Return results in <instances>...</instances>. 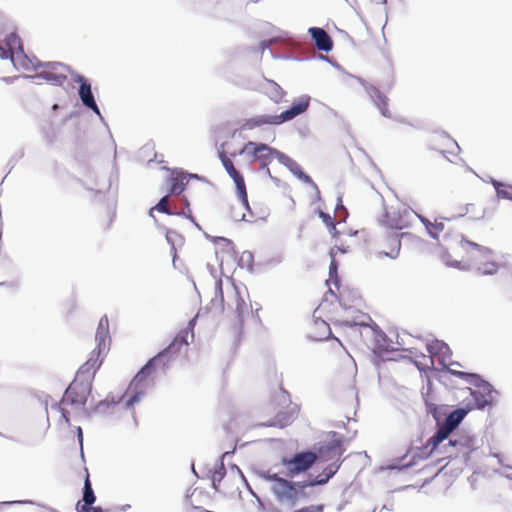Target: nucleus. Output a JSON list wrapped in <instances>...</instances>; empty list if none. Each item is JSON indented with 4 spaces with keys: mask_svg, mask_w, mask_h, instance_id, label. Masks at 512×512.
I'll list each match as a JSON object with an SVG mask.
<instances>
[{
    "mask_svg": "<svg viewBox=\"0 0 512 512\" xmlns=\"http://www.w3.org/2000/svg\"><path fill=\"white\" fill-rule=\"evenodd\" d=\"M412 211L403 203L394 201L384 204L379 218L382 228L388 232H397L410 226Z\"/></svg>",
    "mask_w": 512,
    "mask_h": 512,
    "instance_id": "8",
    "label": "nucleus"
},
{
    "mask_svg": "<svg viewBox=\"0 0 512 512\" xmlns=\"http://www.w3.org/2000/svg\"><path fill=\"white\" fill-rule=\"evenodd\" d=\"M427 228L429 234L439 241V258L447 267L464 271L475 267L482 275L498 272L500 264L493 251L467 240L462 233L452 230L449 222L436 221Z\"/></svg>",
    "mask_w": 512,
    "mask_h": 512,
    "instance_id": "1",
    "label": "nucleus"
},
{
    "mask_svg": "<svg viewBox=\"0 0 512 512\" xmlns=\"http://www.w3.org/2000/svg\"><path fill=\"white\" fill-rule=\"evenodd\" d=\"M335 287L336 290H332L330 288V291L335 294L338 299L339 303L346 309L356 308L361 303V297L359 296L358 292L355 289H350L348 287H344L340 285L339 280L335 281Z\"/></svg>",
    "mask_w": 512,
    "mask_h": 512,
    "instance_id": "21",
    "label": "nucleus"
},
{
    "mask_svg": "<svg viewBox=\"0 0 512 512\" xmlns=\"http://www.w3.org/2000/svg\"><path fill=\"white\" fill-rule=\"evenodd\" d=\"M106 354L107 352H100L99 347L96 346V348L91 352L88 360L78 369L75 379L92 386L95 374L101 367Z\"/></svg>",
    "mask_w": 512,
    "mask_h": 512,
    "instance_id": "17",
    "label": "nucleus"
},
{
    "mask_svg": "<svg viewBox=\"0 0 512 512\" xmlns=\"http://www.w3.org/2000/svg\"><path fill=\"white\" fill-rule=\"evenodd\" d=\"M427 351L429 352V356H426L424 354L421 355L420 359L416 361L417 364L423 365L425 367L432 366L434 364L433 362V355L436 354V350L447 348L443 343L436 341L433 343H428L426 345Z\"/></svg>",
    "mask_w": 512,
    "mask_h": 512,
    "instance_id": "28",
    "label": "nucleus"
},
{
    "mask_svg": "<svg viewBox=\"0 0 512 512\" xmlns=\"http://www.w3.org/2000/svg\"><path fill=\"white\" fill-rule=\"evenodd\" d=\"M244 153L252 154L257 160L262 161L264 165L276 158L281 164L285 165L290 170H293V166L298 168V164L288 155L263 143L249 141L243 144L240 149H233V151L230 152V155L232 157H236Z\"/></svg>",
    "mask_w": 512,
    "mask_h": 512,
    "instance_id": "7",
    "label": "nucleus"
},
{
    "mask_svg": "<svg viewBox=\"0 0 512 512\" xmlns=\"http://www.w3.org/2000/svg\"><path fill=\"white\" fill-rule=\"evenodd\" d=\"M260 49H261V52H262V53H264V52H265V50H268V51H269V53H270L273 57H275V56H274V54H273V52H272V50L269 48V42H268V41H262V42L260 43Z\"/></svg>",
    "mask_w": 512,
    "mask_h": 512,
    "instance_id": "41",
    "label": "nucleus"
},
{
    "mask_svg": "<svg viewBox=\"0 0 512 512\" xmlns=\"http://www.w3.org/2000/svg\"><path fill=\"white\" fill-rule=\"evenodd\" d=\"M318 57H319V59H321V60L327 61V62H328L329 64H331L332 66H336V67H338L337 62H335L334 60H331L329 57L324 56V55H322V54H320Z\"/></svg>",
    "mask_w": 512,
    "mask_h": 512,
    "instance_id": "42",
    "label": "nucleus"
},
{
    "mask_svg": "<svg viewBox=\"0 0 512 512\" xmlns=\"http://www.w3.org/2000/svg\"><path fill=\"white\" fill-rule=\"evenodd\" d=\"M267 85L269 88L267 89L266 93L275 102H278L281 100V98L284 95L283 89L274 81L267 80Z\"/></svg>",
    "mask_w": 512,
    "mask_h": 512,
    "instance_id": "33",
    "label": "nucleus"
},
{
    "mask_svg": "<svg viewBox=\"0 0 512 512\" xmlns=\"http://www.w3.org/2000/svg\"><path fill=\"white\" fill-rule=\"evenodd\" d=\"M248 120H249V119H245V120H244L245 122H244V123H242V124H240V122H237V125H240V128H248V125H246Z\"/></svg>",
    "mask_w": 512,
    "mask_h": 512,
    "instance_id": "45",
    "label": "nucleus"
},
{
    "mask_svg": "<svg viewBox=\"0 0 512 512\" xmlns=\"http://www.w3.org/2000/svg\"><path fill=\"white\" fill-rule=\"evenodd\" d=\"M157 367L150 360L136 374L130 382L127 390L123 395V400L128 408H132L141 398L146 395L153 385L154 372Z\"/></svg>",
    "mask_w": 512,
    "mask_h": 512,
    "instance_id": "6",
    "label": "nucleus"
},
{
    "mask_svg": "<svg viewBox=\"0 0 512 512\" xmlns=\"http://www.w3.org/2000/svg\"><path fill=\"white\" fill-rule=\"evenodd\" d=\"M448 370H449V372L452 375H455V376H457L459 378H462V379L470 381V382H472L473 379H477L478 378V375L474 374V373H467V372H462V371H454V369H452V368H448Z\"/></svg>",
    "mask_w": 512,
    "mask_h": 512,
    "instance_id": "38",
    "label": "nucleus"
},
{
    "mask_svg": "<svg viewBox=\"0 0 512 512\" xmlns=\"http://www.w3.org/2000/svg\"><path fill=\"white\" fill-rule=\"evenodd\" d=\"M228 175L233 179L236 188V195L246 210V213L242 214V219L248 222H254L257 219L263 218L261 211L253 209L249 204L245 180L241 173L235 169Z\"/></svg>",
    "mask_w": 512,
    "mask_h": 512,
    "instance_id": "15",
    "label": "nucleus"
},
{
    "mask_svg": "<svg viewBox=\"0 0 512 512\" xmlns=\"http://www.w3.org/2000/svg\"><path fill=\"white\" fill-rule=\"evenodd\" d=\"M92 386L74 378L59 403L56 404L61 417L70 424V417L79 414L85 407Z\"/></svg>",
    "mask_w": 512,
    "mask_h": 512,
    "instance_id": "4",
    "label": "nucleus"
},
{
    "mask_svg": "<svg viewBox=\"0 0 512 512\" xmlns=\"http://www.w3.org/2000/svg\"><path fill=\"white\" fill-rule=\"evenodd\" d=\"M295 117H297V115L291 108H288L278 115L263 114L251 117L247 121L246 125H248V128H257L263 125H280L294 119Z\"/></svg>",
    "mask_w": 512,
    "mask_h": 512,
    "instance_id": "19",
    "label": "nucleus"
},
{
    "mask_svg": "<svg viewBox=\"0 0 512 512\" xmlns=\"http://www.w3.org/2000/svg\"><path fill=\"white\" fill-rule=\"evenodd\" d=\"M225 477V472L222 470L215 471L212 476L213 487L216 491L222 492L221 482Z\"/></svg>",
    "mask_w": 512,
    "mask_h": 512,
    "instance_id": "37",
    "label": "nucleus"
},
{
    "mask_svg": "<svg viewBox=\"0 0 512 512\" xmlns=\"http://www.w3.org/2000/svg\"><path fill=\"white\" fill-rule=\"evenodd\" d=\"M59 108H60V106H59L58 104H54V105L52 106V110H53V111H56V110H58Z\"/></svg>",
    "mask_w": 512,
    "mask_h": 512,
    "instance_id": "46",
    "label": "nucleus"
},
{
    "mask_svg": "<svg viewBox=\"0 0 512 512\" xmlns=\"http://www.w3.org/2000/svg\"><path fill=\"white\" fill-rule=\"evenodd\" d=\"M338 250L340 252H346L347 249H341L340 247H337L335 246L334 248L331 249V256H332V260H331V263H330V266H329V279L327 280V283H329L330 281H333V283L335 284V281L338 280L337 278V269H338V266H337V263L334 259V256L336 254L335 250Z\"/></svg>",
    "mask_w": 512,
    "mask_h": 512,
    "instance_id": "34",
    "label": "nucleus"
},
{
    "mask_svg": "<svg viewBox=\"0 0 512 512\" xmlns=\"http://www.w3.org/2000/svg\"><path fill=\"white\" fill-rule=\"evenodd\" d=\"M310 96L303 95L293 101L289 108L297 115L303 114L309 107L310 104Z\"/></svg>",
    "mask_w": 512,
    "mask_h": 512,
    "instance_id": "31",
    "label": "nucleus"
},
{
    "mask_svg": "<svg viewBox=\"0 0 512 512\" xmlns=\"http://www.w3.org/2000/svg\"><path fill=\"white\" fill-rule=\"evenodd\" d=\"M70 76L75 83L79 84L78 96L81 104L85 108L92 110L100 118L103 125L108 127V124L105 122L104 117L101 115L100 109L96 103L90 80L84 75L77 73L76 71H70Z\"/></svg>",
    "mask_w": 512,
    "mask_h": 512,
    "instance_id": "13",
    "label": "nucleus"
},
{
    "mask_svg": "<svg viewBox=\"0 0 512 512\" xmlns=\"http://www.w3.org/2000/svg\"><path fill=\"white\" fill-rule=\"evenodd\" d=\"M498 204L496 202L482 204L480 202L457 203L454 213L472 221L493 223L497 219Z\"/></svg>",
    "mask_w": 512,
    "mask_h": 512,
    "instance_id": "9",
    "label": "nucleus"
},
{
    "mask_svg": "<svg viewBox=\"0 0 512 512\" xmlns=\"http://www.w3.org/2000/svg\"><path fill=\"white\" fill-rule=\"evenodd\" d=\"M5 42L7 51L0 45L1 59H10L16 69L19 67L24 70L44 68L43 71L34 75H24L26 79H41L54 86H62L67 78L65 72L70 74V71H73L70 66L61 62H42L36 57L29 58L24 52L20 37L14 31L7 35Z\"/></svg>",
    "mask_w": 512,
    "mask_h": 512,
    "instance_id": "2",
    "label": "nucleus"
},
{
    "mask_svg": "<svg viewBox=\"0 0 512 512\" xmlns=\"http://www.w3.org/2000/svg\"><path fill=\"white\" fill-rule=\"evenodd\" d=\"M277 396L280 398V400L283 402V403H287L289 402V395L287 393V391H285L282 386L280 385L279 386V390L277 392Z\"/></svg>",
    "mask_w": 512,
    "mask_h": 512,
    "instance_id": "40",
    "label": "nucleus"
},
{
    "mask_svg": "<svg viewBox=\"0 0 512 512\" xmlns=\"http://www.w3.org/2000/svg\"><path fill=\"white\" fill-rule=\"evenodd\" d=\"M401 235L402 234L398 232L385 231L376 244L379 257L386 256L391 259L397 258L401 249Z\"/></svg>",
    "mask_w": 512,
    "mask_h": 512,
    "instance_id": "18",
    "label": "nucleus"
},
{
    "mask_svg": "<svg viewBox=\"0 0 512 512\" xmlns=\"http://www.w3.org/2000/svg\"><path fill=\"white\" fill-rule=\"evenodd\" d=\"M337 322L340 324L346 325V326H352V325L356 324L355 321H350V320H343V321L337 320Z\"/></svg>",
    "mask_w": 512,
    "mask_h": 512,
    "instance_id": "43",
    "label": "nucleus"
},
{
    "mask_svg": "<svg viewBox=\"0 0 512 512\" xmlns=\"http://www.w3.org/2000/svg\"><path fill=\"white\" fill-rule=\"evenodd\" d=\"M301 180H303L304 182L310 184L312 186L313 189L316 190V192L318 193L319 190H318V187L317 185L313 182V180L311 179V177L309 175H307L306 173H304L300 166L298 165V168L296 166H293V170H292Z\"/></svg>",
    "mask_w": 512,
    "mask_h": 512,
    "instance_id": "36",
    "label": "nucleus"
},
{
    "mask_svg": "<svg viewBox=\"0 0 512 512\" xmlns=\"http://www.w3.org/2000/svg\"><path fill=\"white\" fill-rule=\"evenodd\" d=\"M497 198L512 200V185L494 180L492 182Z\"/></svg>",
    "mask_w": 512,
    "mask_h": 512,
    "instance_id": "32",
    "label": "nucleus"
},
{
    "mask_svg": "<svg viewBox=\"0 0 512 512\" xmlns=\"http://www.w3.org/2000/svg\"><path fill=\"white\" fill-rule=\"evenodd\" d=\"M191 334L193 338L192 328H186L181 330L173 339L171 344L165 348L163 351L158 353L155 357H153L150 361L156 367H161L164 369L166 365L176 358V356L182 351V349L187 348L189 345L188 336Z\"/></svg>",
    "mask_w": 512,
    "mask_h": 512,
    "instance_id": "11",
    "label": "nucleus"
},
{
    "mask_svg": "<svg viewBox=\"0 0 512 512\" xmlns=\"http://www.w3.org/2000/svg\"><path fill=\"white\" fill-rule=\"evenodd\" d=\"M308 33L318 50L328 53L333 49V40L323 28L310 27Z\"/></svg>",
    "mask_w": 512,
    "mask_h": 512,
    "instance_id": "23",
    "label": "nucleus"
},
{
    "mask_svg": "<svg viewBox=\"0 0 512 512\" xmlns=\"http://www.w3.org/2000/svg\"><path fill=\"white\" fill-rule=\"evenodd\" d=\"M228 175L233 179L236 188V195L246 210V213L242 214V219L248 222H254L257 219L263 218L261 211L253 209L249 204L245 180L241 173L235 169Z\"/></svg>",
    "mask_w": 512,
    "mask_h": 512,
    "instance_id": "14",
    "label": "nucleus"
},
{
    "mask_svg": "<svg viewBox=\"0 0 512 512\" xmlns=\"http://www.w3.org/2000/svg\"><path fill=\"white\" fill-rule=\"evenodd\" d=\"M358 81L363 86L372 102L379 109L380 113L387 117L389 114L388 98L373 84L368 83L362 78H359Z\"/></svg>",
    "mask_w": 512,
    "mask_h": 512,
    "instance_id": "22",
    "label": "nucleus"
},
{
    "mask_svg": "<svg viewBox=\"0 0 512 512\" xmlns=\"http://www.w3.org/2000/svg\"><path fill=\"white\" fill-rule=\"evenodd\" d=\"M12 31L17 34L15 25L4 16H0V45L5 51H7L5 39Z\"/></svg>",
    "mask_w": 512,
    "mask_h": 512,
    "instance_id": "29",
    "label": "nucleus"
},
{
    "mask_svg": "<svg viewBox=\"0 0 512 512\" xmlns=\"http://www.w3.org/2000/svg\"><path fill=\"white\" fill-rule=\"evenodd\" d=\"M189 178V175L185 174L184 172H172V174L167 179V183L169 185V194H181L185 190L187 184L189 183Z\"/></svg>",
    "mask_w": 512,
    "mask_h": 512,
    "instance_id": "26",
    "label": "nucleus"
},
{
    "mask_svg": "<svg viewBox=\"0 0 512 512\" xmlns=\"http://www.w3.org/2000/svg\"><path fill=\"white\" fill-rule=\"evenodd\" d=\"M466 414L467 411L465 409H456L452 411L446 417L443 424L438 427L437 432L428 440L427 445L431 446L432 449H435L460 424Z\"/></svg>",
    "mask_w": 512,
    "mask_h": 512,
    "instance_id": "16",
    "label": "nucleus"
},
{
    "mask_svg": "<svg viewBox=\"0 0 512 512\" xmlns=\"http://www.w3.org/2000/svg\"><path fill=\"white\" fill-rule=\"evenodd\" d=\"M96 496L92 489V485L89 479V474H86L84 481V489H83V504L80 506V510L82 512H103L100 507H92V504L95 502Z\"/></svg>",
    "mask_w": 512,
    "mask_h": 512,
    "instance_id": "25",
    "label": "nucleus"
},
{
    "mask_svg": "<svg viewBox=\"0 0 512 512\" xmlns=\"http://www.w3.org/2000/svg\"><path fill=\"white\" fill-rule=\"evenodd\" d=\"M344 449L340 441H333L319 448L317 460L328 463L323 471L310 479L312 485L326 484L339 470Z\"/></svg>",
    "mask_w": 512,
    "mask_h": 512,
    "instance_id": "5",
    "label": "nucleus"
},
{
    "mask_svg": "<svg viewBox=\"0 0 512 512\" xmlns=\"http://www.w3.org/2000/svg\"><path fill=\"white\" fill-rule=\"evenodd\" d=\"M230 144V141H225L221 144L220 149L218 150V156L228 174L236 169L231 159L232 156L230 155V152L232 151L230 149Z\"/></svg>",
    "mask_w": 512,
    "mask_h": 512,
    "instance_id": "27",
    "label": "nucleus"
},
{
    "mask_svg": "<svg viewBox=\"0 0 512 512\" xmlns=\"http://www.w3.org/2000/svg\"><path fill=\"white\" fill-rule=\"evenodd\" d=\"M376 4L386 5L388 0H372Z\"/></svg>",
    "mask_w": 512,
    "mask_h": 512,
    "instance_id": "44",
    "label": "nucleus"
},
{
    "mask_svg": "<svg viewBox=\"0 0 512 512\" xmlns=\"http://www.w3.org/2000/svg\"><path fill=\"white\" fill-rule=\"evenodd\" d=\"M97 347L100 352H108L110 346L109 320L106 315L101 317L96 331Z\"/></svg>",
    "mask_w": 512,
    "mask_h": 512,
    "instance_id": "24",
    "label": "nucleus"
},
{
    "mask_svg": "<svg viewBox=\"0 0 512 512\" xmlns=\"http://www.w3.org/2000/svg\"><path fill=\"white\" fill-rule=\"evenodd\" d=\"M240 140H243V138L241 137V134H237L236 132H234L230 139H228L227 141H230V149H240L243 145H236V142H238V144H240Z\"/></svg>",
    "mask_w": 512,
    "mask_h": 512,
    "instance_id": "39",
    "label": "nucleus"
},
{
    "mask_svg": "<svg viewBox=\"0 0 512 512\" xmlns=\"http://www.w3.org/2000/svg\"><path fill=\"white\" fill-rule=\"evenodd\" d=\"M385 15H388L387 9H385ZM387 23V20L385 21V24Z\"/></svg>",
    "mask_w": 512,
    "mask_h": 512,
    "instance_id": "47",
    "label": "nucleus"
},
{
    "mask_svg": "<svg viewBox=\"0 0 512 512\" xmlns=\"http://www.w3.org/2000/svg\"><path fill=\"white\" fill-rule=\"evenodd\" d=\"M215 297L210 301L209 309L222 313L225 306L231 310L230 325L237 332H241L246 320L252 316L251 305L248 304L240 295L236 287L227 291L228 301L225 302L222 280L215 282Z\"/></svg>",
    "mask_w": 512,
    "mask_h": 512,
    "instance_id": "3",
    "label": "nucleus"
},
{
    "mask_svg": "<svg viewBox=\"0 0 512 512\" xmlns=\"http://www.w3.org/2000/svg\"><path fill=\"white\" fill-rule=\"evenodd\" d=\"M313 478L309 475V479L302 482H293L274 475L272 479L274 484L272 490L277 496L279 501H287L294 503L299 499H303L307 496L305 489L313 486L310 484V479Z\"/></svg>",
    "mask_w": 512,
    "mask_h": 512,
    "instance_id": "10",
    "label": "nucleus"
},
{
    "mask_svg": "<svg viewBox=\"0 0 512 512\" xmlns=\"http://www.w3.org/2000/svg\"><path fill=\"white\" fill-rule=\"evenodd\" d=\"M317 461V454L311 451L296 453L291 458H283L282 473L289 478H294L308 471Z\"/></svg>",
    "mask_w": 512,
    "mask_h": 512,
    "instance_id": "12",
    "label": "nucleus"
},
{
    "mask_svg": "<svg viewBox=\"0 0 512 512\" xmlns=\"http://www.w3.org/2000/svg\"><path fill=\"white\" fill-rule=\"evenodd\" d=\"M12 31L17 34L15 25L4 16H0V45L5 51H7L5 39Z\"/></svg>",
    "mask_w": 512,
    "mask_h": 512,
    "instance_id": "30",
    "label": "nucleus"
},
{
    "mask_svg": "<svg viewBox=\"0 0 512 512\" xmlns=\"http://www.w3.org/2000/svg\"><path fill=\"white\" fill-rule=\"evenodd\" d=\"M319 216L329 228L332 236L336 237L338 235V231L336 229V225L335 222L333 221V218L329 214L322 211L319 212Z\"/></svg>",
    "mask_w": 512,
    "mask_h": 512,
    "instance_id": "35",
    "label": "nucleus"
},
{
    "mask_svg": "<svg viewBox=\"0 0 512 512\" xmlns=\"http://www.w3.org/2000/svg\"><path fill=\"white\" fill-rule=\"evenodd\" d=\"M170 195L171 194L168 193L167 195L162 197L160 199V201L149 210V215L151 217H153L154 211H158L160 213H164L167 215H178V216H184L186 218H192V211L190 209V204H189L188 199L186 197H183L184 208L179 211L176 208L171 207Z\"/></svg>",
    "mask_w": 512,
    "mask_h": 512,
    "instance_id": "20",
    "label": "nucleus"
}]
</instances>
